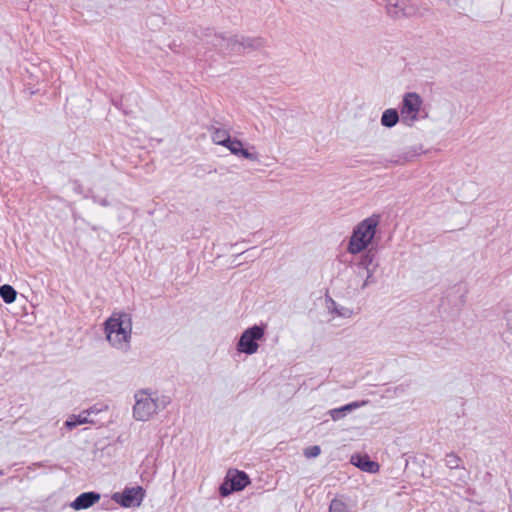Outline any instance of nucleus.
<instances>
[{"label":"nucleus","instance_id":"obj_7","mask_svg":"<svg viewBox=\"0 0 512 512\" xmlns=\"http://www.w3.org/2000/svg\"><path fill=\"white\" fill-rule=\"evenodd\" d=\"M249 483L250 480L246 473L237 470H229L225 481L220 486V494L222 496H228L234 491L244 489Z\"/></svg>","mask_w":512,"mask_h":512},{"label":"nucleus","instance_id":"obj_17","mask_svg":"<svg viewBox=\"0 0 512 512\" xmlns=\"http://www.w3.org/2000/svg\"><path fill=\"white\" fill-rule=\"evenodd\" d=\"M230 138V134L226 129L214 128L212 130L211 139L213 143L216 145H221L225 147Z\"/></svg>","mask_w":512,"mask_h":512},{"label":"nucleus","instance_id":"obj_20","mask_svg":"<svg viewBox=\"0 0 512 512\" xmlns=\"http://www.w3.org/2000/svg\"><path fill=\"white\" fill-rule=\"evenodd\" d=\"M329 512H348L347 504L342 499L335 498L330 503Z\"/></svg>","mask_w":512,"mask_h":512},{"label":"nucleus","instance_id":"obj_1","mask_svg":"<svg viewBox=\"0 0 512 512\" xmlns=\"http://www.w3.org/2000/svg\"><path fill=\"white\" fill-rule=\"evenodd\" d=\"M106 340L115 349L127 351L132 337V319L126 313H113L104 323Z\"/></svg>","mask_w":512,"mask_h":512},{"label":"nucleus","instance_id":"obj_11","mask_svg":"<svg viewBox=\"0 0 512 512\" xmlns=\"http://www.w3.org/2000/svg\"><path fill=\"white\" fill-rule=\"evenodd\" d=\"M350 461L354 466L364 472L374 474L380 469V465L377 462L370 460L367 455L354 454L351 456Z\"/></svg>","mask_w":512,"mask_h":512},{"label":"nucleus","instance_id":"obj_8","mask_svg":"<svg viewBox=\"0 0 512 512\" xmlns=\"http://www.w3.org/2000/svg\"><path fill=\"white\" fill-rule=\"evenodd\" d=\"M144 498V490L140 486L126 488L122 493H114L112 499L122 507H138Z\"/></svg>","mask_w":512,"mask_h":512},{"label":"nucleus","instance_id":"obj_5","mask_svg":"<svg viewBox=\"0 0 512 512\" xmlns=\"http://www.w3.org/2000/svg\"><path fill=\"white\" fill-rule=\"evenodd\" d=\"M265 334L263 326L254 325L247 328L241 334L237 343V351L247 355L255 354L259 349L258 341L262 340Z\"/></svg>","mask_w":512,"mask_h":512},{"label":"nucleus","instance_id":"obj_12","mask_svg":"<svg viewBox=\"0 0 512 512\" xmlns=\"http://www.w3.org/2000/svg\"><path fill=\"white\" fill-rule=\"evenodd\" d=\"M100 500V494L96 492H85L80 494L72 503L71 507L76 510L88 509Z\"/></svg>","mask_w":512,"mask_h":512},{"label":"nucleus","instance_id":"obj_3","mask_svg":"<svg viewBox=\"0 0 512 512\" xmlns=\"http://www.w3.org/2000/svg\"><path fill=\"white\" fill-rule=\"evenodd\" d=\"M379 222L378 215H372L359 222L353 229L347 251L356 255L367 249L375 237Z\"/></svg>","mask_w":512,"mask_h":512},{"label":"nucleus","instance_id":"obj_15","mask_svg":"<svg viewBox=\"0 0 512 512\" xmlns=\"http://www.w3.org/2000/svg\"><path fill=\"white\" fill-rule=\"evenodd\" d=\"M365 404H366L365 401L352 402V403L344 405L340 408H335V409L330 410L329 414L334 421H337V420L341 419L342 417H344L347 412H351L352 410L360 408L361 406H363Z\"/></svg>","mask_w":512,"mask_h":512},{"label":"nucleus","instance_id":"obj_22","mask_svg":"<svg viewBox=\"0 0 512 512\" xmlns=\"http://www.w3.org/2000/svg\"><path fill=\"white\" fill-rule=\"evenodd\" d=\"M321 453V449L319 446L317 445H314V446H309L307 447L305 450H304V455L305 457L307 458H314V457H317L319 456Z\"/></svg>","mask_w":512,"mask_h":512},{"label":"nucleus","instance_id":"obj_23","mask_svg":"<svg viewBox=\"0 0 512 512\" xmlns=\"http://www.w3.org/2000/svg\"><path fill=\"white\" fill-rule=\"evenodd\" d=\"M406 161H409V160H408V159H405V161H403V162H401L400 160H397V163H399V164H403V163H405Z\"/></svg>","mask_w":512,"mask_h":512},{"label":"nucleus","instance_id":"obj_10","mask_svg":"<svg viewBox=\"0 0 512 512\" xmlns=\"http://www.w3.org/2000/svg\"><path fill=\"white\" fill-rule=\"evenodd\" d=\"M326 308L328 309L329 313L333 315V318L339 317L343 319H350L356 314L353 308L340 305L332 298L326 299Z\"/></svg>","mask_w":512,"mask_h":512},{"label":"nucleus","instance_id":"obj_4","mask_svg":"<svg viewBox=\"0 0 512 512\" xmlns=\"http://www.w3.org/2000/svg\"><path fill=\"white\" fill-rule=\"evenodd\" d=\"M423 100L421 96L415 92L406 93L403 96L400 108V116L402 122L407 126L414 125L420 119Z\"/></svg>","mask_w":512,"mask_h":512},{"label":"nucleus","instance_id":"obj_18","mask_svg":"<svg viewBox=\"0 0 512 512\" xmlns=\"http://www.w3.org/2000/svg\"><path fill=\"white\" fill-rule=\"evenodd\" d=\"M0 296L5 303L11 304L16 300L17 292L12 286L5 284L0 287Z\"/></svg>","mask_w":512,"mask_h":512},{"label":"nucleus","instance_id":"obj_13","mask_svg":"<svg viewBox=\"0 0 512 512\" xmlns=\"http://www.w3.org/2000/svg\"><path fill=\"white\" fill-rule=\"evenodd\" d=\"M93 413H96L95 409L84 410L78 415H70L65 422V426L72 430L78 425L92 423L93 421L89 419V416Z\"/></svg>","mask_w":512,"mask_h":512},{"label":"nucleus","instance_id":"obj_14","mask_svg":"<svg viewBox=\"0 0 512 512\" xmlns=\"http://www.w3.org/2000/svg\"><path fill=\"white\" fill-rule=\"evenodd\" d=\"M372 260H373L372 256L365 255L361 258V261L359 262V266L362 267L366 272L365 279L363 280V282L360 285L361 289H365L367 286H369L370 284H372L374 282L373 275H374L375 271H374V269L370 268V264L372 263Z\"/></svg>","mask_w":512,"mask_h":512},{"label":"nucleus","instance_id":"obj_21","mask_svg":"<svg viewBox=\"0 0 512 512\" xmlns=\"http://www.w3.org/2000/svg\"><path fill=\"white\" fill-rule=\"evenodd\" d=\"M461 459L457 455L450 453L446 455L445 464L450 469H457L461 466Z\"/></svg>","mask_w":512,"mask_h":512},{"label":"nucleus","instance_id":"obj_19","mask_svg":"<svg viewBox=\"0 0 512 512\" xmlns=\"http://www.w3.org/2000/svg\"><path fill=\"white\" fill-rule=\"evenodd\" d=\"M261 41L258 39L243 38L239 43L235 44V50L241 51V48L245 49H256L260 47Z\"/></svg>","mask_w":512,"mask_h":512},{"label":"nucleus","instance_id":"obj_6","mask_svg":"<svg viewBox=\"0 0 512 512\" xmlns=\"http://www.w3.org/2000/svg\"><path fill=\"white\" fill-rule=\"evenodd\" d=\"M385 10L387 15L395 20L413 17L420 12L417 4L411 0H386Z\"/></svg>","mask_w":512,"mask_h":512},{"label":"nucleus","instance_id":"obj_2","mask_svg":"<svg viewBox=\"0 0 512 512\" xmlns=\"http://www.w3.org/2000/svg\"><path fill=\"white\" fill-rule=\"evenodd\" d=\"M133 418L136 421L146 422L166 408L169 400L159 397L156 393L146 389L138 390L134 394Z\"/></svg>","mask_w":512,"mask_h":512},{"label":"nucleus","instance_id":"obj_9","mask_svg":"<svg viewBox=\"0 0 512 512\" xmlns=\"http://www.w3.org/2000/svg\"><path fill=\"white\" fill-rule=\"evenodd\" d=\"M225 148H227L233 155L242 157L251 162H259L260 155L255 148L252 146L251 148H244L242 141L236 138H230Z\"/></svg>","mask_w":512,"mask_h":512},{"label":"nucleus","instance_id":"obj_16","mask_svg":"<svg viewBox=\"0 0 512 512\" xmlns=\"http://www.w3.org/2000/svg\"><path fill=\"white\" fill-rule=\"evenodd\" d=\"M400 117L401 116L397 110L392 109V108L387 109L383 112V114L381 116V124L384 127L392 128L398 123Z\"/></svg>","mask_w":512,"mask_h":512}]
</instances>
